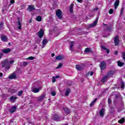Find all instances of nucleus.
Returning <instances> with one entry per match:
<instances>
[{"instance_id":"1","label":"nucleus","mask_w":125,"mask_h":125,"mask_svg":"<svg viewBox=\"0 0 125 125\" xmlns=\"http://www.w3.org/2000/svg\"><path fill=\"white\" fill-rule=\"evenodd\" d=\"M14 63V61L11 60L8 62V60H6L1 62L2 66L4 68L7 69V70H9V68H10V65L9 64H13Z\"/></svg>"},{"instance_id":"2","label":"nucleus","mask_w":125,"mask_h":125,"mask_svg":"<svg viewBox=\"0 0 125 125\" xmlns=\"http://www.w3.org/2000/svg\"><path fill=\"white\" fill-rule=\"evenodd\" d=\"M56 14L59 19H62V11L60 9H58L56 11Z\"/></svg>"},{"instance_id":"3","label":"nucleus","mask_w":125,"mask_h":125,"mask_svg":"<svg viewBox=\"0 0 125 125\" xmlns=\"http://www.w3.org/2000/svg\"><path fill=\"white\" fill-rule=\"evenodd\" d=\"M98 23V18H97L96 20L93 22V23L89 24V27L92 28L93 27H95Z\"/></svg>"},{"instance_id":"4","label":"nucleus","mask_w":125,"mask_h":125,"mask_svg":"<svg viewBox=\"0 0 125 125\" xmlns=\"http://www.w3.org/2000/svg\"><path fill=\"white\" fill-rule=\"evenodd\" d=\"M37 35L39 38H42L43 37V35H44V31L42 29H41L39 32H38Z\"/></svg>"},{"instance_id":"5","label":"nucleus","mask_w":125,"mask_h":125,"mask_svg":"<svg viewBox=\"0 0 125 125\" xmlns=\"http://www.w3.org/2000/svg\"><path fill=\"white\" fill-rule=\"evenodd\" d=\"M27 10L28 11H29V12L33 11V10H35V6L33 5H29L27 8Z\"/></svg>"},{"instance_id":"6","label":"nucleus","mask_w":125,"mask_h":125,"mask_svg":"<svg viewBox=\"0 0 125 125\" xmlns=\"http://www.w3.org/2000/svg\"><path fill=\"white\" fill-rule=\"evenodd\" d=\"M100 67L101 70H105V68H106V62H102L101 63Z\"/></svg>"},{"instance_id":"7","label":"nucleus","mask_w":125,"mask_h":125,"mask_svg":"<svg viewBox=\"0 0 125 125\" xmlns=\"http://www.w3.org/2000/svg\"><path fill=\"white\" fill-rule=\"evenodd\" d=\"M10 51H11V49L10 48H6L2 50V52L5 54H7L8 53H9Z\"/></svg>"},{"instance_id":"8","label":"nucleus","mask_w":125,"mask_h":125,"mask_svg":"<svg viewBox=\"0 0 125 125\" xmlns=\"http://www.w3.org/2000/svg\"><path fill=\"white\" fill-rule=\"evenodd\" d=\"M0 38L2 40V41L4 42H7L8 40V39H7V37H6V35H1Z\"/></svg>"},{"instance_id":"9","label":"nucleus","mask_w":125,"mask_h":125,"mask_svg":"<svg viewBox=\"0 0 125 125\" xmlns=\"http://www.w3.org/2000/svg\"><path fill=\"white\" fill-rule=\"evenodd\" d=\"M114 43L115 45H118L119 44V36H116L114 38Z\"/></svg>"},{"instance_id":"10","label":"nucleus","mask_w":125,"mask_h":125,"mask_svg":"<svg viewBox=\"0 0 125 125\" xmlns=\"http://www.w3.org/2000/svg\"><path fill=\"white\" fill-rule=\"evenodd\" d=\"M48 42V41L46 39H44L42 42V48H44V46H45V45L46 43Z\"/></svg>"},{"instance_id":"11","label":"nucleus","mask_w":125,"mask_h":125,"mask_svg":"<svg viewBox=\"0 0 125 125\" xmlns=\"http://www.w3.org/2000/svg\"><path fill=\"white\" fill-rule=\"evenodd\" d=\"M119 4H120L119 0H117L116 1H115L114 3L115 9H117V8H118V6H119Z\"/></svg>"},{"instance_id":"12","label":"nucleus","mask_w":125,"mask_h":125,"mask_svg":"<svg viewBox=\"0 0 125 125\" xmlns=\"http://www.w3.org/2000/svg\"><path fill=\"white\" fill-rule=\"evenodd\" d=\"M16 109H17V107L16 106L12 107V108L9 110V111L11 113H14L15 111H16Z\"/></svg>"},{"instance_id":"13","label":"nucleus","mask_w":125,"mask_h":125,"mask_svg":"<svg viewBox=\"0 0 125 125\" xmlns=\"http://www.w3.org/2000/svg\"><path fill=\"white\" fill-rule=\"evenodd\" d=\"M32 91L34 93H37V92H40V88H33L32 90Z\"/></svg>"},{"instance_id":"14","label":"nucleus","mask_w":125,"mask_h":125,"mask_svg":"<svg viewBox=\"0 0 125 125\" xmlns=\"http://www.w3.org/2000/svg\"><path fill=\"white\" fill-rule=\"evenodd\" d=\"M63 110L65 113H66V114H64L65 116H67L68 114H70V110L69 109L67 108H63Z\"/></svg>"},{"instance_id":"15","label":"nucleus","mask_w":125,"mask_h":125,"mask_svg":"<svg viewBox=\"0 0 125 125\" xmlns=\"http://www.w3.org/2000/svg\"><path fill=\"white\" fill-rule=\"evenodd\" d=\"M108 75H106V76H104L101 80L102 83H105V82H106V81H107V79L108 78Z\"/></svg>"},{"instance_id":"16","label":"nucleus","mask_w":125,"mask_h":125,"mask_svg":"<svg viewBox=\"0 0 125 125\" xmlns=\"http://www.w3.org/2000/svg\"><path fill=\"white\" fill-rule=\"evenodd\" d=\"M44 97H45V95H42L40 97H39L38 98V101H42V100H43V99H44Z\"/></svg>"},{"instance_id":"17","label":"nucleus","mask_w":125,"mask_h":125,"mask_svg":"<svg viewBox=\"0 0 125 125\" xmlns=\"http://www.w3.org/2000/svg\"><path fill=\"white\" fill-rule=\"evenodd\" d=\"M97 100V98H96L93 101H92L90 104V107H92V106L95 104V102H96Z\"/></svg>"},{"instance_id":"18","label":"nucleus","mask_w":125,"mask_h":125,"mask_svg":"<svg viewBox=\"0 0 125 125\" xmlns=\"http://www.w3.org/2000/svg\"><path fill=\"white\" fill-rule=\"evenodd\" d=\"M105 112V110L104 109V108H102L100 110V116H104V113Z\"/></svg>"},{"instance_id":"19","label":"nucleus","mask_w":125,"mask_h":125,"mask_svg":"<svg viewBox=\"0 0 125 125\" xmlns=\"http://www.w3.org/2000/svg\"><path fill=\"white\" fill-rule=\"evenodd\" d=\"M15 78H16V75H15V73H13L12 75L9 76V79H10V80H12V79H15Z\"/></svg>"},{"instance_id":"20","label":"nucleus","mask_w":125,"mask_h":125,"mask_svg":"<svg viewBox=\"0 0 125 125\" xmlns=\"http://www.w3.org/2000/svg\"><path fill=\"white\" fill-rule=\"evenodd\" d=\"M76 68L78 71H82V70H83V67L81 65L78 64L76 65Z\"/></svg>"},{"instance_id":"21","label":"nucleus","mask_w":125,"mask_h":125,"mask_svg":"<svg viewBox=\"0 0 125 125\" xmlns=\"http://www.w3.org/2000/svg\"><path fill=\"white\" fill-rule=\"evenodd\" d=\"M74 46V42H72L70 43V50H71V51H73V50H74V48H73V47Z\"/></svg>"},{"instance_id":"22","label":"nucleus","mask_w":125,"mask_h":125,"mask_svg":"<svg viewBox=\"0 0 125 125\" xmlns=\"http://www.w3.org/2000/svg\"><path fill=\"white\" fill-rule=\"evenodd\" d=\"M101 48L102 49H104V50H106L107 54H109V53L110 52L108 49L106 48L104 46H101Z\"/></svg>"},{"instance_id":"23","label":"nucleus","mask_w":125,"mask_h":125,"mask_svg":"<svg viewBox=\"0 0 125 125\" xmlns=\"http://www.w3.org/2000/svg\"><path fill=\"white\" fill-rule=\"evenodd\" d=\"M117 64H118V66H119V67H122V66H124V64H125V63H124L123 62H121L118 61L117 62Z\"/></svg>"},{"instance_id":"24","label":"nucleus","mask_w":125,"mask_h":125,"mask_svg":"<svg viewBox=\"0 0 125 125\" xmlns=\"http://www.w3.org/2000/svg\"><path fill=\"white\" fill-rule=\"evenodd\" d=\"M10 99L12 102H15V100L17 99V97H11Z\"/></svg>"},{"instance_id":"25","label":"nucleus","mask_w":125,"mask_h":125,"mask_svg":"<svg viewBox=\"0 0 125 125\" xmlns=\"http://www.w3.org/2000/svg\"><path fill=\"white\" fill-rule=\"evenodd\" d=\"M73 7H74V4L72 3L70 5L69 11L71 13H73Z\"/></svg>"},{"instance_id":"26","label":"nucleus","mask_w":125,"mask_h":125,"mask_svg":"<svg viewBox=\"0 0 125 125\" xmlns=\"http://www.w3.org/2000/svg\"><path fill=\"white\" fill-rule=\"evenodd\" d=\"M63 59V56H58L57 57H56V60H62Z\"/></svg>"},{"instance_id":"27","label":"nucleus","mask_w":125,"mask_h":125,"mask_svg":"<svg viewBox=\"0 0 125 125\" xmlns=\"http://www.w3.org/2000/svg\"><path fill=\"white\" fill-rule=\"evenodd\" d=\"M118 123H119V124H124V123H125V118H122L119 120Z\"/></svg>"},{"instance_id":"28","label":"nucleus","mask_w":125,"mask_h":125,"mask_svg":"<svg viewBox=\"0 0 125 125\" xmlns=\"http://www.w3.org/2000/svg\"><path fill=\"white\" fill-rule=\"evenodd\" d=\"M62 65H63V64H62V62L59 63L58 65L56 67V69H60V68H61V67H62Z\"/></svg>"},{"instance_id":"29","label":"nucleus","mask_w":125,"mask_h":125,"mask_svg":"<svg viewBox=\"0 0 125 125\" xmlns=\"http://www.w3.org/2000/svg\"><path fill=\"white\" fill-rule=\"evenodd\" d=\"M37 21H38L39 22H41L42 21V17L41 16H38L36 18Z\"/></svg>"},{"instance_id":"30","label":"nucleus","mask_w":125,"mask_h":125,"mask_svg":"<svg viewBox=\"0 0 125 125\" xmlns=\"http://www.w3.org/2000/svg\"><path fill=\"white\" fill-rule=\"evenodd\" d=\"M70 89H68L66 90L65 95H66V96H68V95H69V93H70Z\"/></svg>"},{"instance_id":"31","label":"nucleus","mask_w":125,"mask_h":125,"mask_svg":"<svg viewBox=\"0 0 125 125\" xmlns=\"http://www.w3.org/2000/svg\"><path fill=\"white\" fill-rule=\"evenodd\" d=\"M53 120H54V121H56L57 122H60L61 121L60 119H59V117H54Z\"/></svg>"},{"instance_id":"32","label":"nucleus","mask_w":125,"mask_h":125,"mask_svg":"<svg viewBox=\"0 0 125 125\" xmlns=\"http://www.w3.org/2000/svg\"><path fill=\"white\" fill-rule=\"evenodd\" d=\"M85 52L86 53H89V52H90V48H86L85 49Z\"/></svg>"},{"instance_id":"33","label":"nucleus","mask_w":125,"mask_h":125,"mask_svg":"<svg viewBox=\"0 0 125 125\" xmlns=\"http://www.w3.org/2000/svg\"><path fill=\"white\" fill-rule=\"evenodd\" d=\"M18 25V29H19V30H21V22H20V21H19Z\"/></svg>"},{"instance_id":"34","label":"nucleus","mask_w":125,"mask_h":125,"mask_svg":"<svg viewBox=\"0 0 125 125\" xmlns=\"http://www.w3.org/2000/svg\"><path fill=\"white\" fill-rule=\"evenodd\" d=\"M23 94V91H20L18 92V96H21Z\"/></svg>"},{"instance_id":"35","label":"nucleus","mask_w":125,"mask_h":125,"mask_svg":"<svg viewBox=\"0 0 125 125\" xmlns=\"http://www.w3.org/2000/svg\"><path fill=\"white\" fill-rule=\"evenodd\" d=\"M125 8L124 7H122L121 8V12H120V15H122L123 13H124V10Z\"/></svg>"},{"instance_id":"36","label":"nucleus","mask_w":125,"mask_h":125,"mask_svg":"<svg viewBox=\"0 0 125 125\" xmlns=\"http://www.w3.org/2000/svg\"><path fill=\"white\" fill-rule=\"evenodd\" d=\"M113 11L114 10H113V9H110L108 11V13H109V14H112Z\"/></svg>"},{"instance_id":"37","label":"nucleus","mask_w":125,"mask_h":125,"mask_svg":"<svg viewBox=\"0 0 125 125\" xmlns=\"http://www.w3.org/2000/svg\"><path fill=\"white\" fill-rule=\"evenodd\" d=\"M121 88H122V89H124V88H125V83H124V82H122L121 83Z\"/></svg>"},{"instance_id":"38","label":"nucleus","mask_w":125,"mask_h":125,"mask_svg":"<svg viewBox=\"0 0 125 125\" xmlns=\"http://www.w3.org/2000/svg\"><path fill=\"white\" fill-rule=\"evenodd\" d=\"M27 60H34V57H29L28 58L26 59Z\"/></svg>"},{"instance_id":"39","label":"nucleus","mask_w":125,"mask_h":125,"mask_svg":"<svg viewBox=\"0 0 125 125\" xmlns=\"http://www.w3.org/2000/svg\"><path fill=\"white\" fill-rule=\"evenodd\" d=\"M51 94L52 96H55L56 95V93L55 91H52L51 92Z\"/></svg>"},{"instance_id":"40","label":"nucleus","mask_w":125,"mask_h":125,"mask_svg":"<svg viewBox=\"0 0 125 125\" xmlns=\"http://www.w3.org/2000/svg\"><path fill=\"white\" fill-rule=\"evenodd\" d=\"M122 57L124 60H125V52L122 53Z\"/></svg>"},{"instance_id":"41","label":"nucleus","mask_w":125,"mask_h":125,"mask_svg":"<svg viewBox=\"0 0 125 125\" xmlns=\"http://www.w3.org/2000/svg\"><path fill=\"white\" fill-rule=\"evenodd\" d=\"M55 77H53L52 78V82L53 83H55V82H56V80H55Z\"/></svg>"},{"instance_id":"42","label":"nucleus","mask_w":125,"mask_h":125,"mask_svg":"<svg viewBox=\"0 0 125 125\" xmlns=\"http://www.w3.org/2000/svg\"><path fill=\"white\" fill-rule=\"evenodd\" d=\"M111 102H112V101H111V99L108 98V104H111Z\"/></svg>"},{"instance_id":"43","label":"nucleus","mask_w":125,"mask_h":125,"mask_svg":"<svg viewBox=\"0 0 125 125\" xmlns=\"http://www.w3.org/2000/svg\"><path fill=\"white\" fill-rule=\"evenodd\" d=\"M90 74V76H93V72L91 71L88 73Z\"/></svg>"},{"instance_id":"44","label":"nucleus","mask_w":125,"mask_h":125,"mask_svg":"<svg viewBox=\"0 0 125 125\" xmlns=\"http://www.w3.org/2000/svg\"><path fill=\"white\" fill-rule=\"evenodd\" d=\"M14 2H15V1H14V0H10V3L11 4L14 3Z\"/></svg>"},{"instance_id":"45","label":"nucleus","mask_w":125,"mask_h":125,"mask_svg":"<svg viewBox=\"0 0 125 125\" xmlns=\"http://www.w3.org/2000/svg\"><path fill=\"white\" fill-rule=\"evenodd\" d=\"M60 78V76L59 75H56L55 77V79H59Z\"/></svg>"},{"instance_id":"46","label":"nucleus","mask_w":125,"mask_h":125,"mask_svg":"<svg viewBox=\"0 0 125 125\" xmlns=\"http://www.w3.org/2000/svg\"><path fill=\"white\" fill-rule=\"evenodd\" d=\"M2 56H3V53H0V58H1V57H2Z\"/></svg>"},{"instance_id":"47","label":"nucleus","mask_w":125,"mask_h":125,"mask_svg":"<svg viewBox=\"0 0 125 125\" xmlns=\"http://www.w3.org/2000/svg\"><path fill=\"white\" fill-rule=\"evenodd\" d=\"M78 2H80V3H82L83 2V0H77Z\"/></svg>"},{"instance_id":"48","label":"nucleus","mask_w":125,"mask_h":125,"mask_svg":"<svg viewBox=\"0 0 125 125\" xmlns=\"http://www.w3.org/2000/svg\"><path fill=\"white\" fill-rule=\"evenodd\" d=\"M23 65L26 66V65H28V63L27 62H23Z\"/></svg>"},{"instance_id":"49","label":"nucleus","mask_w":125,"mask_h":125,"mask_svg":"<svg viewBox=\"0 0 125 125\" xmlns=\"http://www.w3.org/2000/svg\"><path fill=\"white\" fill-rule=\"evenodd\" d=\"M115 55H118V51H115L114 53Z\"/></svg>"},{"instance_id":"50","label":"nucleus","mask_w":125,"mask_h":125,"mask_svg":"<svg viewBox=\"0 0 125 125\" xmlns=\"http://www.w3.org/2000/svg\"><path fill=\"white\" fill-rule=\"evenodd\" d=\"M0 25L1 26H3V23L2 22H1L0 23Z\"/></svg>"},{"instance_id":"51","label":"nucleus","mask_w":125,"mask_h":125,"mask_svg":"<svg viewBox=\"0 0 125 125\" xmlns=\"http://www.w3.org/2000/svg\"><path fill=\"white\" fill-rule=\"evenodd\" d=\"M55 55L54 53L52 54V57H54V56Z\"/></svg>"},{"instance_id":"52","label":"nucleus","mask_w":125,"mask_h":125,"mask_svg":"<svg viewBox=\"0 0 125 125\" xmlns=\"http://www.w3.org/2000/svg\"><path fill=\"white\" fill-rule=\"evenodd\" d=\"M0 77H2V73H0Z\"/></svg>"},{"instance_id":"53","label":"nucleus","mask_w":125,"mask_h":125,"mask_svg":"<svg viewBox=\"0 0 125 125\" xmlns=\"http://www.w3.org/2000/svg\"><path fill=\"white\" fill-rule=\"evenodd\" d=\"M9 45H10V42L8 43Z\"/></svg>"}]
</instances>
